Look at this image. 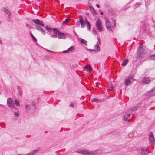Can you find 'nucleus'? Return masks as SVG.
Instances as JSON below:
<instances>
[{
    "instance_id": "f257e3e1",
    "label": "nucleus",
    "mask_w": 155,
    "mask_h": 155,
    "mask_svg": "<svg viewBox=\"0 0 155 155\" xmlns=\"http://www.w3.org/2000/svg\"><path fill=\"white\" fill-rule=\"evenodd\" d=\"M76 152L78 153H81L87 155H96L97 153H100V150H96L93 151H88L84 150H77Z\"/></svg>"
},
{
    "instance_id": "f03ea898",
    "label": "nucleus",
    "mask_w": 155,
    "mask_h": 155,
    "mask_svg": "<svg viewBox=\"0 0 155 155\" xmlns=\"http://www.w3.org/2000/svg\"><path fill=\"white\" fill-rule=\"evenodd\" d=\"M133 76L132 75H129L128 78L124 80V84L127 86L130 85L133 81Z\"/></svg>"
},
{
    "instance_id": "7ed1b4c3",
    "label": "nucleus",
    "mask_w": 155,
    "mask_h": 155,
    "mask_svg": "<svg viewBox=\"0 0 155 155\" xmlns=\"http://www.w3.org/2000/svg\"><path fill=\"white\" fill-rule=\"evenodd\" d=\"M96 26L97 30L100 31H102L103 28L102 27L101 23L99 18H98L96 23Z\"/></svg>"
},
{
    "instance_id": "20e7f679",
    "label": "nucleus",
    "mask_w": 155,
    "mask_h": 155,
    "mask_svg": "<svg viewBox=\"0 0 155 155\" xmlns=\"http://www.w3.org/2000/svg\"><path fill=\"white\" fill-rule=\"evenodd\" d=\"M149 139L150 142L151 143L152 147L153 149L154 148V145L155 143V139L154 137V135L152 132H150Z\"/></svg>"
},
{
    "instance_id": "39448f33",
    "label": "nucleus",
    "mask_w": 155,
    "mask_h": 155,
    "mask_svg": "<svg viewBox=\"0 0 155 155\" xmlns=\"http://www.w3.org/2000/svg\"><path fill=\"white\" fill-rule=\"evenodd\" d=\"M147 96L150 97L155 95V87L152 89L148 92L146 94Z\"/></svg>"
},
{
    "instance_id": "423d86ee",
    "label": "nucleus",
    "mask_w": 155,
    "mask_h": 155,
    "mask_svg": "<svg viewBox=\"0 0 155 155\" xmlns=\"http://www.w3.org/2000/svg\"><path fill=\"white\" fill-rule=\"evenodd\" d=\"M106 26L107 29L110 32H112V31L111 29L110 23V22L109 20L108 19H107L106 20Z\"/></svg>"
},
{
    "instance_id": "0eeeda50",
    "label": "nucleus",
    "mask_w": 155,
    "mask_h": 155,
    "mask_svg": "<svg viewBox=\"0 0 155 155\" xmlns=\"http://www.w3.org/2000/svg\"><path fill=\"white\" fill-rule=\"evenodd\" d=\"M7 104L11 108H13L15 106L14 103L11 98H8L7 99Z\"/></svg>"
},
{
    "instance_id": "6e6552de",
    "label": "nucleus",
    "mask_w": 155,
    "mask_h": 155,
    "mask_svg": "<svg viewBox=\"0 0 155 155\" xmlns=\"http://www.w3.org/2000/svg\"><path fill=\"white\" fill-rule=\"evenodd\" d=\"M32 21L35 24L40 25L43 27L44 26V24L43 23L42 21L38 19H35L33 20Z\"/></svg>"
},
{
    "instance_id": "1a4fd4ad",
    "label": "nucleus",
    "mask_w": 155,
    "mask_h": 155,
    "mask_svg": "<svg viewBox=\"0 0 155 155\" xmlns=\"http://www.w3.org/2000/svg\"><path fill=\"white\" fill-rule=\"evenodd\" d=\"M58 38L59 39H65L66 36L65 34L64 33L61 32L59 31L58 35Z\"/></svg>"
},
{
    "instance_id": "9d476101",
    "label": "nucleus",
    "mask_w": 155,
    "mask_h": 155,
    "mask_svg": "<svg viewBox=\"0 0 155 155\" xmlns=\"http://www.w3.org/2000/svg\"><path fill=\"white\" fill-rule=\"evenodd\" d=\"M152 80L151 78L146 77L143 78L142 81L143 83L147 84L149 83Z\"/></svg>"
},
{
    "instance_id": "9b49d317",
    "label": "nucleus",
    "mask_w": 155,
    "mask_h": 155,
    "mask_svg": "<svg viewBox=\"0 0 155 155\" xmlns=\"http://www.w3.org/2000/svg\"><path fill=\"white\" fill-rule=\"evenodd\" d=\"M144 50L143 48V45L142 44H141L139 46L137 52L142 53H144Z\"/></svg>"
},
{
    "instance_id": "f8f14e48",
    "label": "nucleus",
    "mask_w": 155,
    "mask_h": 155,
    "mask_svg": "<svg viewBox=\"0 0 155 155\" xmlns=\"http://www.w3.org/2000/svg\"><path fill=\"white\" fill-rule=\"evenodd\" d=\"M141 150L142 152V155H147V151L148 153H150V152L147 150V148L143 147L141 148Z\"/></svg>"
},
{
    "instance_id": "ddd939ff",
    "label": "nucleus",
    "mask_w": 155,
    "mask_h": 155,
    "mask_svg": "<svg viewBox=\"0 0 155 155\" xmlns=\"http://www.w3.org/2000/svg\"><path fill=\"white\" fill-rule=\"evenodd\" d=\"M35 29L41 32L44 35L45 34V31L42 28H41V27L37 26L35 27Z\"/></svg>"
},
{
    "instance_id": "4468645a",
    "label": "nucleus",
    "mask_w": 155,
    "mask_h": 155,
    "mask_svg": "<svg viewBox=\"0 0 155 155\" xmlns=\"http://www.w3.org/2000/svg\"><path fill=\"white\" fill-rule=\"evenodd\" d=\"M80 23L81 25V27L83 28L85 26V23L82 17H80L79 18Z\"/></svg>"
},
{
    "instance_id": "2eb2a0df",
    "label": "nucleus",
    "mask_w": 155,
    "mask_h": 155,
    "mask_svg": "<svg viewBox=\"0 0 155 155\" xmlns=\"http://www.w3.org/2000/svg\"><path fill=\"white\" fill-rule=\"evenodd\" d=\"M144 55V53H142L137 52V58L139 59H140L142 58Z\"/></svg>"
},
{
    "instance_id": "dca6fc26",
    "label": "nucleus",
    "mask_w": 155,
    "mask_h": 155,
    "mask_svg": "<svg viewBox=\"0 0 155 155\" xmlns=\"http://www.w3.org/2000/svg\"><path fill=\"white\" fill-rule=\"evenodd\" d=\"M53 31L54 32L53 35H56L57 36V35H58V34H59V30L56 28H54L53 29Z\"/></svg>"
},
{
    "instance_id": "f3484780",
    "label": "nucleus",
    "mask_w": 155,
    "mask_h": 155,
    "mask_svg": "<svg viewBox=\"0 0 155 155\" xmlns=\"http://www.w3.org/2000/svg\"><path fill=\"white\" fill-rule=\"evenodd\" d=\"M84 68L86 69L87 71H90L92 70V68L90 65H87L84 67Z\"/></svg>"
},
{
    "instance_id": "a211bd4d",
    "label": "nucleus",
    "mask_w": 155,
    "mask_h": 155,
    "mask_svg": "<svg viewBox=\"0 0 155 155\" xmlns=\"http://www.w3.org/2000/svg\"><path fill=\"white\" fill-rule=\"evenodd\" d=\"M131 115L130 114H128L125 115L124 117V120L125 121L127 120L128 118Z\"/></svg>"
},
{
    "instance_id": "6ab92c4d",
    "label": "nucleus",
    "mask_w": 155,
    "mask_h": 155,
    "mask_svg": "<svg viewBox=\"0 0 155 155\" xmlns=\"http://www.w3.org/2000/svg\"><path fill=\"white\" fill-rule=\"evenodd\" d=\"M128 60L127 59H126L124 60L122 64V65L123 66H125L128 63Z\"/></svg>"
},
{
    "instance_id": "aec40b11",
    "label": "nucleus",
    "mask_w": 155,
    "mask_h": 155,
    "mask_svg": "<svg viewBox=\"0 0 155 155\" xmlns=\"http://www.w3.org/2000/svg\"><path fill=\"white\" fill-rule=\"evenodd\" d=\"M3 11L8 15H11L10 12L8 10V8H5L4 9Z\"/></svg>"
},
{
    "instance_id": "412c9836",
    "label": "nucleus",
    "mask_w": 155,
    "mask_h": 155,
    "mask_svg": "<svg viewBox=\"0 0 155 155\" xmlns=\"http://www.w3.org/2000/svg\"><path fill=\"white\" fill-rule=\"evenodd\" d=\"M94 48L97 49V51H100V48H99V46L98 44V42L97 44L96 45L94 46Z\"/></svg>"
},
{
    "instance_id": "4be33fe9",
    "label": "nucleus",
    "mask_w": 155,
    "mask_h": 155,
    "mask_svg": "<svg viewBox=\"0 0 155 155\" xmlns=\"http://www.w3.org/2000/svg\"><path fill=\"white\" fill-rule=\"evenodd\" d=\"M89 8L91 11L93 12V13L95 14L96 13V11L92 6H89Z\"/></svg>"
},
{
    "instance_id": "5701e85b",
    "label": "nucleus",
    "mask_w": 155,
    "mask_h": 155,
    "mask_svg": "<svg viewBox=\"0 0 155 155\" xmlns=\"http://www.w3.org/2000/svg\"><path fill=\"white\" fill-rule=\"evenodd\" d=\"M81 42L84 44L85 45H87V41L84 39H81Z\"/></svg>"
},
{
    "instance_id": "b1692460",
    "label": "nucleus",
    "mask_w": 155,
    "mask_h": 155,
    "mask_svg": "<svg viewBox=\"0 0 155 155\" xmlns=\"http://www.w3.org/2000/svg\"><path fill=\"white\" fill-rule=\"evenodd\" d=\"M70 20V18L69 17H68L63 22V24H66L67 22H68Z\"/></svg>"
},
{
    "instance_id": "393cba45",
    "label": "nucleus",
    "mask_w": 155,
    "mask_h": 155,
    "mask_svg": "<svg viewBox=\"0 0 155 155\" xmlns=\"http://www.w3.org/2000/svg\"><path fill=\"white\" fill-rule=\"evenodd\" d=\"M137 108H138L137 107H136V106L134 107L133 108H132L131 109V110L132 111H135L136 110H137Z\"/></svg>"
},
{
    "instance_id": "a878e982",
    "label": "nucleus",
    "mask_w": 155,
    "mask_h": 155,
    "mask_svg": "<svg viewBox=\"0 0 155 155\" xmlns=\"http://www.w3.org/2000/svg\"><path fill=\"white\" fill-rule=\"evenodd\" d=\"M15 104L18 106H19L20 105L19 102L17 100H15Z\"/></svg>"
},
{
    "instance_id": "bb28decb",
    "label": "nucleus",
    "mask_w": 155,
    "mask_h": 155,
    "mask_svg": "<svg viewBox=\"0 0 155 155\" xmlns=\"http://www.w3.org/2000/svg\"><path fill=\"white\" fill-rule=\"evenodd\" d=\"M150 60H155V54L153 55L150 57Z\"/></svg>"
},
{
    "instance_id": "cd10ccee",
    "label": "nucleus",
    "mask_w": 155,
    "mask_h": 155,
    "mask_svg": "<svg viewBox=\"0 0 155 155\" xmlns=\"http://www.w3.org/2000/svg\"><path fill=\"white\" fill-rule=\"evenodd\" d=\"M92 102H96L97 103L98 102V100L97 99H93L91 101Z\"/></svg>"
},
{
    "instance_id": "c85d7f7f",
    "label": "nucleus",
    "mask_w": 155,
    "mask_h": 155,
    "mask_svg": "<svg viewBox=\"0 0 155 155\" xmlns=\"http://www.w3.org/2000/svg\"><path fill=\"white\" fill-rule=\"evenodd\" d=\"M45 28L46 30H50V31H51L52 29L49 27L48 26H46L45 27Z\"/></svg>"
},
{
    "instance_id": "c756f323",
    "label": "nucleus",
    "mask_w": 155,
    "mask_h": 155,
    "mask_svg": "<svg viewBox=\"0 0 155 155\" xmlns=\"http://www.w3.org/2000/svg\"><path fill=\"white\" fill-rule=\"evenodd\" d=\"M30 34H31V37H32V38H33V40L35 41H36L37 40L36 38L34 37V36L32 34L31 32Z\"/></svg>"
},
{
    "instance_id": "7c9ffc66",
    "label": "nucleus",
    "mask_w": 155,
    "mask_h": 155,
    "mask_svg": "<svg viewBox=\"0 0 155 155\" xmlns=\"http://www.w3.org/2000/svg\"><path fill=\"white\" fill-rule=\"evenodd\" d=\"M87 26V28L88 29H90V26L89 22H87V23L85 24Z\"/></svg>"
},
{
    "instance_id": "2f4dec72",
    "label": "nucleus",
    "mask_w": 155,
    "mask_h": 155,
    "mask_svg": "<svg viewBox=\"0 0 155 155\" xmlns=\"http://www.w3.org/2000/svg\"><path fill=\"white\" fill-rule=\"evenodd\" d=\"M73 49H74L73 47L71 46L68 49V50L69 51L72 52V51L73 50Z\"/></svg>"
},
{
    "instance_id": "473e14b6",
    "label": "nucleus",
    "mask_w": 155,
    "mask_h": 155,
    "mask_svg": "<svg viewBox=\"0 0 155 155\" xmlns=\"http://www.w3.org/2000/svg\"><path fill=\"white\" fill-rule=\"evenodd\" d=\"M50 37L51 38H57V36L56 35H54L51 34L50 35Z\"/></svg>"
},
{
    "instance_id": "72a5a7b5",
    "label": "nucleus",
    "mask_w": 155,
    "mask_h": 155,
    "mask_svg": "<svg viewBox=\"0 0 155 155\" xmlns=\"http://www.w3.org/2000/svg\"><path fill=\"white\" fill-rule=\"evenodd\" d=\"M25 108L27 110H29L30 109L29 106L27 104L25 105Z\"/></svg>"
},
{
    "instance_id": "f704fd0d",
    "label": "nucleus",
    "mask_w": 155,
    "mask_h": 155,
    "mask_svg": "<svg viewBox=\"0 0 155 155\" xmlns=\"http://www.w3.org/2000/svg\"><path fill=\"white\" fill-rule=\"evenodd\" d=\"M14 114L16 117H18L19 115V113L18 112H15Z\"/></svg>"
},
{
    "instance_id": "c9c22d12",
    "label": "nucleus",
    "mask_w": 155,
    "mask_h": 155,
    "mask_svg": "<svg viewBox=\"0 0 155 155\" xmlns=\"http://www.w3.org/2000/svg\"><path fill=\"white\" fill-rule=\"evenodd\" d=\"M141 103H139V104H137V105L136 107H137V108H138L139 107H140V105H141Z\"/></svg>"
},
{
    "instance_id": "e433bc0d",
    "label": "nucleus",
    "mask_w": 155,
    "mask_h": 155,
    "mask_svg": "<svg viewBox=\"0 0 155 155\" xmlns=\"http://www.w3.org/2000/svg\"><path fill=\"white\" fill-rule=\"evenodd\" d=\"M70 106L71 107H74V105L72 103H71L70 105Z\"/></svg>"
},
{
    "instance_id": "4c0bfd02",
    "label": "nucleus",
    "mask_w": 155,
    "mask_h": 155,
    "mask_svg": "<svg viewBox=\"0 0 155 155\" xmlns=\"http://www.w3.org/2000/svg\"><path fill=\"white\" fill-rule=\"evenodd\" d=\"M84 22L85 23V24L87 23V22H89L87 21V20L86 19H85V20Z\"/></svg>"
},
{
    "instance_id": "58836bf2",
    "label": "nucleus",
    "mask_w": 155,
    "mask_h": 155,
    "mask_svg": "<svg viewBox=\"0 0 155 155\" xmlns=\"http://www.w3.org/2000/svg\"><path fill=\"white\" fill-rule=\"evenodd\" d=\"M114 27L116 26V21L115 20H114Z\"/></svg>"
},
{
    "instance_id": "ea45409f",
    "label": "nucleus",
    "mask_w": 155,
    "mask_h": 155,
    "mask_svg": "<svg viewBox=\"0 0 155 155\" xmlns=\"http://www.w3.org/2000/svg\"><path fill=\"white\" fill-rule=\"evenodd\" d=\"M68 50H65V51H63V53H67V52H68Z\"/></svg>"
},
{
    "instance_id": "a19ab883",
    "label": "nucleus",
    "mask_w": 155,
    "mask_h": 155,
    "mask_svg": "<svg viewBox=\"0 0 155 155\" xmlns=\"http://www.w3.org/2000/svg\"><path fill=\"white\" fill-rule=\"evenodd\" d=\"M97 39H98V42L99 43V44H100V38H98Z\"/></svg>"
},
{
    "instance_id": "79ce46f5",
    "label": "nucleus",
    "mask_w": 155,
    "mask_h": 155,
    "mask_svg": "<svg viewBox=\"0 0 155 155\" xmlns=\"http://www.w3.org/2000/svg\"><path fill=\"white\" fill-rule=\"evenodd\" d=\"M96 6H97V7H98V8H99V5H98V4H96Z\"/></svg>"
},
{
    "instance_id": "37998d69",
    "label": "nucleus",
    "mask_w": 155,
    "mask_h": 155,
    "mask_svg": "<svg viewBox=\"0 0 155 155\" xmlns=\"http://www.w3.org/2000/svg\"><path fill=\"white\" fill-rule=\"evenodd\" d=\"M86 14L87 15H89V14L88 13H87V12L86 13Z\"/></svg>"
},
{
    "instance_id": "c03bdc74",
    "label": "nucleus",
    "mask_w": 155,
    "mask_h": 155,
    "mask_svg": "<svg viewBox=\"0 0 155 155\" xmlns=\"http://www.w3.org/2000/svg\"><path fill=\"white\" fill-rule=\"evenodd\" d=\"M91 50L92 51H96V50Z\"/></svg>"
},
{
    "instance_id": "a18cd8bd",
    "label": "nucleus",
    "mask_w": 155,
    "mask_h": 155,
    "mask_svg": "<svg viewBox=\"0 0 155 155\" xmlns=\"http://www.w3.org/2000/svg\"><path fill=\"white\" fill-rule=\"evenodd\" d=\"M101 15H102V14H103V12H101Z\"/></svg>"
},
{
    "instance_id": "49530a36",
    "label": "nucleus",
    "mask_w": 155,
    "mask_h": 155,
    "mask_svg": "<svg viewBox=\"0 0 155 155\" xmlns=\"http://www.w3.org/2000/svg\"><path fill=\"white\" fill-rule=\"evenodd\" d=\"M97 31H95V32H94V33H95V34H97Z\"/></svg>"
},
{
    "instance_id": "de8ad7c7",
    "label": "nucleus",
    "mask_w": 155,
    "mask_h": 155,
    "mask_svg": "<svg viewBox=\"0 0 155 155\" xmlns=\"http://www.w3.org/2000/svg\"><path fill=\"white\" fill-rule=\"evenodd\" d=\"M1 43H2V41L1 40H0V44H1Z\"/></svg>"
},
{
    "instance_id": "09e8293b",
    "label": "nucleus",
    "mask_w": 155,
    "mask_h": 155,
    "mask_svg": "<svg viewBox=\"0 0 155 155\" xmlns=\"http://www.w3.org/2000/svg\"><path fill=\"white\" fill-rule=\"evenodd\" d=\"M35 105V104H33V105L34 106V105Z\"/></svg>"
},
{
    "instance_id": "8fccbe9b",
    "label": "nucleus",
    "mask_w": 155,
    "mask_h": 155,
    "mask_svg": "<svg viewBox=\"0 0 155 155\" xmlns=\"http://www.w3.org/2000/svg\"><path fill=\"white\" fill-rule=\"evenodd\" d=\"M27 26H28V24H26Z\"/></svg>"
},
{
    "instance_id": "3c124183",
    "label": "nucleus",
    "mask_w": 155,
    "mask_h": 155,
    "mask_svg": "<svg viewBox=\"0 0 155 155\" xmlns=\"http://www.w3.org/2000/svg\"><path fill=\"white\" fill-rule=\"evenodd\" d=\"M1 104H0V106H1Z\"/></svg>"
}]
</instances>
